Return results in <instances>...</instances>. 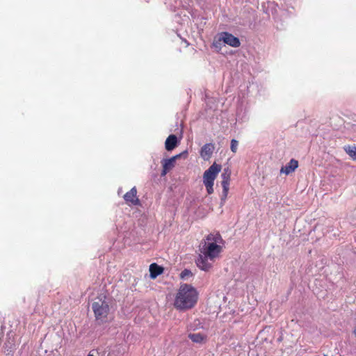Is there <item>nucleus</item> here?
Instances as JSON below:
<instances>
[{
	"mask_svg": "<svg viewBox=\"0 0 356 356\" xmlns=\"http://www.w3.org/2000/svg\"><path fill=\"white\" fill-rule=\"evenodd\" d=\"M223 239L219 233H211L203 238L199 245V254L195 260L197 266L202 270L209 271L215 260L222 252Z\"/></svg>",
	"mask_w": 356,
	"mask_h": 356,
	"instance_id": "f257e3e1",
	"label": "nucleus"
},
{
	"mask_svg": "<svg viewBox=\"0 0 356 356\" xmlns=\"http://www.w3.org/2000/svg\"><path fill=\"white\" fill-rule=\"evenodd\" d=\"M198 300V292L195 287L188 284L180 285L175 294L173 305L179 311L193 308Z\"/></svg>",
	"mask_w": 356,
	"mask_h": 356,
	"instance_id": "f03ea898",
	"label": "nucleus"
},
{
	"mask_svg": "<svg viewBox=\"0 0 356 356\" xmlns=\"http://www.w3.org/2000/svg\"><path fill=\"white\" fill-rule=\"evenodd\" d=\"M92 309L95 320L104 323L106 321L110 312V306L106 295L102 293L95 298L92 302Z\"/></svg>",
	"mask_w": 356,
	"mask_h": 356,
	"instance_id": "7ed1b4c3",
	"label": "nucleus"
},
{
	"mask_svg": "<svg viewBox=\"0 0 356 356\" xmlns=\"http://www.w3.org/2000/svg\"><path fill=\"white\" fill-rule=\"evenodd\" d=\"M221 169V165L213 163L203 174V183L209 195L213 193L214 181Z\"/></svg>",
	"mask_w": 356,
	"mask_h": 356,
	"instance_id": "20e7f679",
	"label": "nucleus"
},
{
	"mask_svg": "<svg viewBox=\"0 0 356 356\" xmlns=\"http://www.w3.org/2000/svg\"><path fill=\"white\" fill-rule=\"evenodd\" d=\"M221 185L222 187L221 201L225 202L227 197V195L229 193L231 178V170L229 168H226L224 169L223 172L221 175Z\"/></svg>",
	"mask_w": 356,
	"mask_h": 356,
	"instance_id": "39448f33",
	"label": "nucleus"
},
{
	"mask_svg": "<svg viewBox=\"0 0 356 356\" xmlns=\"http://www.w3.org/2000/svg\"><path fill=\"white\" fill-rule=\"evenodd\" d=\"M124 200L129 205H140V200L137 197V189L136 186L133 187L129 191L124 195Z\"/></svg>",
	"mask_w": 356,
	"mask_h": 356,
	"instance_id": "423d86ee",
	"label": "nucleus"
},
{
	"mask_svg": "<svg viewBox=\"0 0 356 356\" xmlns=\"http://www.w3.org/2000/svg\"><path fill=\"white\" fill-rule=\"evenodd\" d=\"M220 40L233 47H238L241 44L239 39L228 32L222 33Z\"/></svg>",
	"mask_w": 356,
	"mask_h": 356,
	"instance_id": "0eeeda50",
	"label": "nucleus"
},
{
	"mask_svg": "<svg viewBox=\"0 0 356 356\" xmlns=\"http://www.w3.org/2000/svg\"><path fill=\"white\" fill-rule=\"evenodd\" d=\"M181 154H177L168 159H164L162 161L163 170L161 176H165L170 170L175 167V161L180 157Z\"/></svg>",
	"mask_w": 356,
	"mask_h": 356,
	"instance_id": "6e6552de",
	"label": "nucleus"
},
{
	"mask_svg": "<svg viewBox=\"0 0 356 356\" xmlns=\"http://www.w3.org/2000/svg\"><path fill=\"white\" fill-rule=\"evenodd\" d=\"M215 146L212 143H207L203 145L200 150V156L204 161H208L212 156Z\"/></svg>",
	"mask_w": 356,
	"mask_h": 356,
	"instance_id": "1a4fd4ad",
	"label": "nucleus"
},
{
	"mask_svg": "<svg viewBox=\"0 0 356 356\" xmlns=\"http://www.w3.org/2000/svg\"><path fill=\"white\" fill-rule=\"evenodd\" d=\"M298 161L294 159H292L285 166L282 167L280 172L285 175H289L294 172L298 168Z\"/></svg>",
	"mask_w": 356,
	"mask_h": 356,
	"instance_id": "9d476101",
	"label": "nucleus"
},
{
	"mask_svg": "<svg viewBox=\"0 0 356 356\" xmlns=\"http://www.w3.org/2000/svg\"><path fill=\"white\" fill-rule=\"evenodd\" d=\"M177 137L174 134H171L167 138L165 142V147L167 151H172L177 146Z\"/></svg>",
	"mask_w": 356,
	"mask_h": 356,
	"instance_id": "9b49d317",
	"label": "nucleus"
},
{
	"mask_svg": "<svg viewBox=\"0 0 356 356\" xmlns=\"http://www.w3.org/2000/svg\"><path fill=\"white\" fill-rule=\"evenodd\" d=\"M149 273L152 279L156 278L157 276L161 275L163 273L164 268L159 266L156 263H153L149 266Z\"/></svg>",
	"mask_w": 356,
	"mask_h": 356,
	"instance_id": "f8f14e48",
	"label": "nucleus"
},
{
	"mask_svg": "<svg viewBox=\"0 0 356 356\" xmlns=\"http://www.w3.org/2000/svg\"><path fill=\"white\" fill-rule=\"evenodd\" d=\"M188 338L193 342L197 343H202L207 341V337L203 333H190Z\"/></svg>",
	"mask_w": 356,
	"mask_h": 356,
	"instance_id": "ddd939ff",
	"label": "nucleus"
},
{
	"mask_svg": "<svg viewBox=\"0 0 356 356\" xmlns=\"http://www.w3.org/2000/svg\"><path fill=\"white\" fill-rule=\"evenodd\" d=\"M345 152L351 157L353 160L356 161V147L346 146L344 147Z\"/></svg>",
	"mask_w": 356,
	"mask_h": 356,
	"instance_id": "4468645a",
	"label": "nucleus"
},
{
	"mask_svg": "<svg viewBox=\"0 0 356 356\" xmlns=\"http://www.w3.org/2000/svg\"><path fill=\"white\" fill-rule=\"evenodd\" d=\"M238 142L236 139H232L231 140V150L232 152L236 153L238 148Z\"/></svg>",
	"mask_w": 356,
	"mask_h": 356,
	"instance_id": "2eb2a0df",
	"label": "nucleus"
},
{
	"mask_svg": "<svg viewBox=\"0 0 356 356\" xmlns=\"http://www.w3.org/2000/svg\"><path fill=\"white\" fill-rule=\"evenodd\" d=\"M190 276H192V273L188 269H184V270L181 271V273L180 274V277L181 279H184V278L190 277Z\"/></svg>",
	"mask_w": 356,
	"mask_h": 356,
	"instance_id": "dca6fc26",
	"label": "nucleus"
}]
</instances>
